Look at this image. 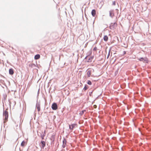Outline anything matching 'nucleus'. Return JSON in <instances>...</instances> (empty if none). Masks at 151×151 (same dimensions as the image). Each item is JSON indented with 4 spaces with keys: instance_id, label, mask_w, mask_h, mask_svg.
<instances>
[{
    "instance_id": "9d476101",
    "label": "nucleus",
    "mask_w": 151,
    "mask_h": 151,
    "mask_svg": "<svg viewBox=\"0 0 151 151\" xmlns=\"http://www.w3.org/2000/svg\"><path fill=\"white\" fill-rule=\"evenodd\" d=\"M92 15L93 17H94L96 15V11L95 9H93L91 12Z\"/></svg>"
},
{
    "instance_id": "9b49d317",
    "label": "nucleus",
    "mask_w": 151,
    "mask_h": 151,
    "mask_svg": "<svg viewBox=\"0 0 151 151\" xmlns=\"http://www.w3.org/2000/svg\"><path fill=\"white\" fill-rule=\"evenodd\" d=\"M9 74L10 75H12L14 73V72L13 69L12 68L10 69L9 70Z\"/></svg>"
},
{
    "instance_id": "f3484780",
    "label": "nucleus",
    "mask_w": 151,
    "mask_h": 151,
    "mask_svg": "<svg viewBox=\"0 0 151 151\" xmlns=\"http://www.w3.org/2000/svg\"><path fill=\"white\" fill-rule=\"evenodd\" d=\"M25 143V141H23L21 144V145L22 146H24V145Z\"/></svg>"
},
{
    "instance_id": "2eb2a0df",
    "label": "nucleus",
    "mask_w": 151,
    "mask_h": 151,
    "mask_svg": "<svg viewBox=\"0 0 151 151\" xmlns=\"http://www.w3.org/2000/svg\"><path fill=\"white\" fill-rule=\"evenodd\" d=\"M40 57V56L39 54H37L35 55V59L36 60L39 59Z\"/></svg>"
},
{
    "instance_id": "1a4fd4ad",
    "label": "nucleus",
    "mask_w": 151,
    "mask_h": 151,
    "mask_svg": "<svg viewBox=\"0 0 151 151\" xmlns=\"http://www.w3.org/2000/svg\"><path fill=\"white\" fill-rule=\"evenodd\" d=\"M36 108L37 109L38 112L40 111V103H37L36 104Z\"/></svg>"
},
{
    "instance_id": "dca6fc26",
    "label": "nucleus",
    "mask_w": 151,
    "mask_h": 151,
    "mask_svg": "<svg viewBox=\"0 0 151 151\" xmlns=\"http://www.w3.org/2000/svg\"><path fill=\"white\" fill-rule=\"evenodd\" d=\"M108 37L107 35H105L104 37V40L105 41H107L108 40Z\"/></svg>"
},
{
    "instance_id": "4be33fe9",
    "label": "nucleus",
    "mask_w": 151,
    "mask_h": 151,
    "mask_svg": "<svg viewBox=\"0 0 151 151\" xmlns=\"http://www.w3.org/2000/svg\"><path fill=\"white\" fill-rule=\"evenodd\" d=\"M110 50H109V51L108 55L107 58H109V57L110 55Z\"/></svg>"
},
{
    "instance_id": "20e7f679",
    "label": "nucleus",
    "mask_w": 151,
    "mask_h": 151,
    "mask_svg": "<svg viewBox=\"0 0 151 151\" xmlns=\"http://www.w3.org/2000/svg\"><path fill=\"white\" fill-rule=\"evenodd\" d=\"M40 144L41 148L43 149L45 146V142L43 141H41Z\"/></svg>"
},
{
    "instance_id": "a211bd4d",
    "label": "nucleus",
    "mask_w": 151,
    "mask_h": 151,
    "mask_svg": "<svg viewBox=\"0 0 151 151\" xmlns=\"http://www.w3.org/2000/svg\"><path fill=\"white\" fill-rule=\"evenodd\" d=\"M87 83L89 85H91L92 84L91 82L89 80L88 81Z\"/></svg>"
},
{
    "instance_id": "f8f14e48",
    "label": "nucleus",
    "mask_w": 151,
    "mask_h": 151,
    "mask_svg": "<svg viewBox=\"0 0 151 151\" xmlns=\"http://www.w3.org/2000/svg\"><path fill=\"white\" fill-rule=\"evenodd\" d=\"M42 134H41V137L42 139H44V137L45 136V134H46L45 130L44 131V132L43 133V132H42Z\"/></svg>"
},
{
    "instance_id": "39448f33",
    "label": "nucleus",
    "mask_w": 151,
    "mask_h": 151,
    "mask_svg": "<svg viewBox=\"0 0 151 151\" xmlns=\"http://www.w3.org/2000/svg\"><path fill=\"white\" fill-rule=\"evenodd\" d=\"M117 26V24L116 22H114V24L111 23L110 27L111 29L114 28L116 27Z\"/></svg>"
},
{
    "instance_id": "6ab92c4d",
    "label": "nucleus",
    "mask_w": 151,
    "mask_h": 151,
    "mask_svg": "<svg viewBox=\"0 0 151 151\" xmlns=\"http://www.w3.org/2000/svg\"><path fill=\"white\" fill-rule=\"evenodd\" d=\"M88 88V87H87L86 86H84V88H83V90H86Z\"/></svg>"
},
{
    "instance_id": "4468645a",
    "label": "nucleus",
    "mask_w": 151,
    "mask_h": 151,
    "mask_svg": "<svg viewBox=\"0 0 151 151\" xmlns=\"http://www.w3.org/2000/svg\"><path fill=\"white\" fill-rule=\"evenodd\" d=\"M55 139V135H52L50 138V139L52 141V142H53L54 141Z\"/></svg>"
},
{
    "instance_id": "5701e85b",
    "label": "nucleus",
    "mask_w": 151,
    "mask_h": 151,
    "mask_svg": "<svg viewBox=\"0 0 151 151\" xmlns=\"http://www.w3.org/2000/svg\"><path fill=\"white\" fill-rule=\"evenodd\" d=\"M113 4L114 5H115V1H114V2H113Z\"/></svg>"
},
{
    "instance_id": "7ed1b4c3",
    "label": "nucleus",
    "mask_w": 151,
    "mask_h": 151,
    "mask_svg": "<svg viewBox=\"0 0 151 151\" xmlns=\"http://www.w3.org/2000/svg\"><path fill=\"white\" fill-rule=\"evenodd\" d=\"M52 108L53 110H56L58 109L57 104L55 103H53L52 106Z\"/></svg>"
},
{
    "instance_id": "f03ea898",
    "label": "nucleus",
    "mask_w": 151,
    "mask_h": 151,
    "mask_svg": "<svg viewBox=\"0 0 151 151\" xmlns=\"http://www.w3.org/2000/svg\"><path fill=\"white\" fill-rule=\"evenodd\" d=\"M140 61H142L143 63H148V60L146 58H141L138 59Z\"/></svg>"
},
{
    "instance_id": "423d86ee",
    "label": "nucleus",
    "mask_w": 151,
    "mask_h": 151,
    "mask_svg": "<svg viewBox=\"0 0 151 151\" xmlns=\"http://www.w3.org/2000/svg\"><path fill=\"white\" fill-rule=\"evenodd\" d=\"M109 16L111 18H113L114 16L113 10H111L109 11Z\"/></svg>"
},
{
    "instance_id": "412c9836",
    "label": "nucleus",
    "mask_w": 151,
    "mask_h": 151,
    "mask_svg": "<svg viewBox=\"0 0 151 151\" xmlns=\"http://www.w3.org/2000/svg\"><path fill=\"white\" fill-rule=\"evenodd\" d=\"M97 47H95L93 49V51H96V50H97Z\"/></svg>"
},
{
    "instance_id": "aec40b11",
    "label": "nucleus",
    "mask_w": 151,
    "mask_h": 151,
    "mask_svg": "<svg viewBox=\"0 0 151 151\" xmlns=\"http://www.w3.org/2000/svg\"><path fill=\"white\" fill-rule=\"evenodd\" d=\"M85 111H86L85 110L82 111L81 112L80 114L81 115L83 114L84 113V112H85Z\"/></svg>"
},
{
    "instance_id": "f257e3e1",
    "label": "nucleus",
    "mask_w": 151,
    "mask_h": 151,
    "mask_svg": "<svg viewBox=\"0 0 151 151\" xmlns=\"http://www.w3.org/2000/svg\"><path fill=\"white\" fill-rule=\"evenodd\" d=\"M3 116L4 119V123L7 121L8 118V114L7 111L6 110L4 111Z\"/></svg>"
},
{
    "instance_id": "ddd939ff",
    "label": "nucleus",
    "mask_w": 151,
    "mask_h": 151,
    "mask_svg": "<svg viewBox=\"0 0 151 151\" xmlns=\"http://www.w3.org/2000/svg\"><path fill=\"white\" fill-rule=\"evenodd\" d=\"M91 73V71L89 70L87 71V75L88 77H89Z\"/></svg>"
},
{
    "instance_id": "6e6552de",
    "label": "nucleus",
    "mask_w": 151,
    "mask_h": 151,
    "mask_svg": "<svg viewBox=\"0 0 151 151\" xmlns=\"http://www.w3.org/2000/svg\"><path fill=\"white\" fill-rule=\"evenodd\" d=\"M77 125L76 124H72L71 125H69V129L70 130H72L75 126Z\"/></svg>"
},
{
    "instance_id": "0eeeda50",
    "label": "nucleus",
    "mask_w": 151,
    "mask_h": 151,
    "mask_svg": "<svg viewBox=\"0 0 151 151\" xmlns=\"http://www.w3.org/2000/svg\"><path fill=\"white\" fill-rule=\"evenodd\" d=\"M62 147L63 148H64L66 145V140L65 139H64L63 141Z\"/></svg>"
}]
</instances>
